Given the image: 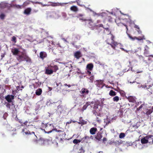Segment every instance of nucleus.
<instances>
[{
	"label": "nucleus",
	"mask_w": 153,
	"mask_h": 153,
	"mask_svg": "<svg viewBox=\"0 0 153 153\" xmlns=\"http://www.w3.org/2000/svg\"><path fill=\"white\" fill-rule=\"evenodd\" d=\"M16 59L20 62L23 61H26L27 62L31 63V59L27 54L26 53L22 52L21 54H19L16 57Z\"/></svg>",
	"instance_id": "obj_1"
},
{
	"label": "nucleus",
	"mask_w": 153,
	"mask_h": 153,
	"mask_svg": "<svg viewBox=\"0 0 153 153\" xmlns=\"http://www.w3.org/2000/svg\"><path fill=\"white\" fill-rule=\"evenodd\" d=\"M58 70L59 68L57 65H48V67L45 68V74L47 75H51L53 74V72H56Z\"/></svg>",
	"instance_id": "obj_2"
},
{
	"label": "nucleus",
	"mask_w": 153,
	"mask_h": 153,
	"mask_svg": "<svg viewBox=\"0 0 153 153\" xmlns=\"http://www.w3.org/2000/svg\"><path fill=\"white\" fill-rule=\"evenodd\" d=\"M111 37L110 39H108L106 40V42L110 45L111 47L114 50H115L116 47L118 45V43L114 41V36L111 34Z\"/></svg>",
	"instance_id": "obj_3"
},
{
	"label": "nucleus",
	"mask_w": 153,
	"mask_h": 153,
	"mask_svg": "<svg viewBox=\"0 0 153 153\" xmlns=\"http://www.w3.org/2000/svg\"><path fill=\"white\" fill-rule=\"evenodd\" d=\"M93 113L96 116H100V111L102 110V108L100 106H99V105L97 103L95 104L93 107Z\"/></svg>",
	"instance_id": "obj_4"
},
{
	"label": "nucleus",
	"mask_w": 153,
	"mask_h": 153,
	"mask_svg": "<svg viewBox=\"0 0 153 153\" xmlns=\"http://www.w3.org/2000/svg\"><path fill=\"white\" fill-rule=\"evenodd\" d=\"M21 132L24 135L28 136L31 134H33L35 136L34 132L32 131L30 132V131L26 128L24 127L22 128V129Z\"/></svg>",
	"instance_id": "obj_5"
},
{
	"label": "nucleus",
	"mask_w": 153,
	"mask_h": 153,
	"mask_svg": "<svg viewBox=\"0 0 153 153\" xmlns=\"http://www.w3.org/2000/svg\"><path fill=\"white\" fill-rule=\"evenodd\" d=\"M88 25V26L91 30H93L95 28V25H94L93 22L91 19H87L85 22V25Z\"/></svg>",
	"instance_id": "obj_6"
},
{
	"label": "nucleus",
	"mask_w": 153,
	"mask_h": 153,
	"mask_svg": "<svg viewBox=\"0 0 153 153\" xmlns=\"http://www.w3.org/2000/svg\"><path fill=\"white\" fill-rule=\"evenodd\" d=\"M128 35L129 38L133 41H134L135 39H137L138 41H140L143 40L145 39L144 36L142 34L141 35V36H139L138 37H136L135 36L133 37L131 36L128 34Z\"/></svg>",
	"instance_id": "obj_7"
},
{
	"label": "nucleus",
	"mask_w": 153,
	"mask_h": 153,
	"mask_svg": "<svg viewBox=\"0 0 153 153\" xmlns=\"http://www.w3.org/2000/svg\"><path fill=\"white\" fill-rule=\"evenodd\" d=\"M45 129L47 131V132L49 133L52 132L53 129H52V127L53 125L52 124H49L47 123L45 125Z\"/></svg>",
	"instance_id": "obj_8"
},
{
	"label": "nucleus",
	"mask_w": 153,
	"mask_h": 153,
	"mask_svg": "<svg viewBox=\"0 0 153 153\" xmlns=\"http://www.w3.org/2000/svg\"><path fill=\"white\" fill-rule=\"evenodd\" d=\"M153 85V82L152 81L149 80V81H148L145 84L143 85V87L144 88H146L147 89H148Z\"/></svg>",
	"instance_id": "obj_9"
},
{
	"label": "nucleus",
	"mask_w": 153,
	"mask_h": 153,
	"mask_svg": "<svg viewBox=\"0 0 153 153\" xmlns=\"http://www.w3.org/2000/svg\"><path fill=\"white\" fill-rule=\"evenodd\" d=\"M14 96L9 94L5 97V99L8 102H11L12 100L14 99Z\"/></svg>",
	"instance_id": "obj_10"
},
{
	"label": "nucleus",
	"mask_w": 153,
	"mask_h": 153,
	"mask_svg": "<svg viewBox=\"0 0 153 153\" xmlns=\"http://www.w3.org/2000/svg\"><path fill=\"white\" fill-rule=\"evenodd\" d=\"M126 98L127 99L128 101L130 102H132L133 103L136 102L135 98L132 96H128V97L126 96Z\"/></svg>",
	"instance_id": "obj_11"
},
{
	"label": "nucleus",
	"mask_w": 153,
	"mask_h": 153,
	"mask_svg": "<svg viewBox=\"0 0 153 153\" xmlns=\"http://www.w3.org/2000/svg\"><path fill=\"white\" fill-rule=\"evenodd\" d=\"M102 137V133L98 132L95 135V138L98 141H100Z\"/></svg>",
	"instance_id": "obj_12"
},
{
	"label": "nucleus",
	"mask_w": 153,
	"mask_h": 153,
	"mask_svg": "<svg viewBox=\"0 0 153 153\" xmlns=\"http://www.w3.org/2000/svg\"><path fill=\"white\" fill-rule=\"evenodd\" d=\"M150 138V137L149 136H146L142 138L141 140V142L142 144H146L148 143V140Z\"/></svg>",
	"instance_id": "obj_13"
},
{
	"label": "nucleus",
	"mask_w": 153,
	"mask_h": 153,
	"mask_svg": "<svg viewBox=\"0 0 153 153\" xmlns=\"http://www.w3.org/2000/svg\"><path fill=\"white\" fill-rule=\"evenodd\" d=\"M47 55L46 52L44 51H41L40 53L39 57L42 60L47 57Z\"/></svg>",
	"instance_id": "obj_14"
},
{
	"label": "nucleus",
	"mask_w": 153,
	"mask_h": 153,
	"mask_svg": "<svg viewBox=\"0 0 153 153\" xmlns=\"http://www.w3.org/2000/svg\"><path fill=\"white\" fill-rule=\"evenodd\" d=\"M82 56V54L80 51H76L74 54V56L77 59H79L80 57H81Z\"/></svg>",
	"instance_id": "obj_15"
},
{
	"label": "nucleus",
	"mask_w": 153,
	"mask_h": 153,
	"mask_svg": "<svg viewBox=\"0 0 153 153\" xmlns=\"http://www.w3.org/2000/svg\"><path fill=\"white\" fill-rule=\"evenodd\" d=\"M89 90L87 88H83L81 90L80 92L81 94H83V97H84L85 94H88L89 93Z\"/></svg>",
	"instance_id": "obj_16"
},
{
	"label": "nucleus",
	"mask_w": 153,
	"mask_h": 153,
	"mask_svg": "<svg viewBox=\"0 0 153 153\" xmlns=\"http://www.w3.org/2000/svg\"><path fill=\"white\" fill-rule=\"evenodd\" d=\"M92 102H87L85 104L83 105V107L81 109V111H83L85 110H86L87 107L89 105H90Z\"/></svg>",
	"instance_id": "obj_17"
},
{
	"label": "nucleus",
	"mask_w": 153,
	"mask_h": 153,
	"mask_svg": "<svg viewBox=\"0 0 153 153\" xmlns=\"http://www.w3.org/2000/svg\"><path fill=\"white\" fill-rule=\"evenodd\" d=\"M83 15L81 14H79L77 16V17L79 18V20L82 21V22H86L87 20L83 16Z\"/></svg>",
	"instance_id": "obj_18"
},
{
	"label": "nucleus",
	"mask_w": 153,
	"mask_h": 153,
	"mask_svg": "<svg viewBox=\"0 0 153 153\" xmlns=\"http://www.w3.org/2000/svg\"><path fill=\"white\" fill-rule=\"evenodd\" d=\"M91 138V137L87 136H85L84 137L82 138V140L83 141L85 142L86 143H88L89 141Z\"/></svg>",
	"instance_id": "obj_19"
},
{
	"label": "nucleus",
	"mask_w": 153,
	"mask_h": 153,
	"mask_svg": "<svg viewBox=\"0 0 153 153\" xmlns=\"http://www.w3.org/2000/svg\"><path fill=\"white\" fill-rule=\"evenodd\" d=\"M94 65L92 63H89L87 64L86 66V68L87 70L92 71Z\"/></svg>",
	"instance_id": "obj_20"
},
{
	"label": "nucleus",
	"mask_w": 153,
	"mask_h": 153,
	"mask_svg": "<svg viewBox=\"0 0 153 153\" xmlns=\"http://www.w3.org/2000/svg\"><path fill=\"white\" fill-rule=\"evenodd\" d=\"M19 51L18 49L17 48H15L12 51L13 54L14 55H19L18 53Z\"/></svg>",
	"instance_id": "obj_21"
},
{
	"label": "nucleus",
	"mask_w": 153,
	"mask_h": 153,
	"mask_svg": "<svg viewBox=\"0 0 153 153\" xmlns=\"http://www.w3.org/2000/svg\"><path fill=\"white\" fill-rule=\"evenodd\" d=\"M97 129L96 128L93 127L91 128L90 130V132L91 134L93 135L95 134Z\"/></svg>",
	"instance_id": "obj_22"
},
{
	"label": "nucleus",
	"mask_w": 153,
	"mask_h": 153,
	"mask_svg": "<svg viewBox=\"0 0 153 153\" xmlns=\"http://www.w3.org/2000/svg\"><path fill=\"white\" fill-rule=\"evenodd\" d=\"M78 123L79 124L83 125L86 124L87 122L83 120L82 117H80L79 118V122Z\"/></svg>",
	"instance_id": "obj_23"
},
{
	"label": "nucleus",
	"mask_w": 153,
	"mask_h": 153,
	"mask_svg": "<svg viewBox=\"0 0 153 153\" xmlns=\"http://www.w3.org/2000/svg\"><path fill=\"white\" fill-rule=\"evenodd\" d=\"M31 9L30 8H27L25 9L24 11V13L27 15H29L30 14Z\"/></svg>",
	"instance_id": "obj_24"
},
{
	"label": "nucleus",
	"mask_w": 153,
	"mask_h": 153,
	"mask_svg": "<svg viewBox=\"0 0 153 153\" xmlns=\"http://www.w3.org/2000/svg\"><path fill=\"white\" fill-rule=\"evenodd\" d=\"M70 9L71 10L75 12H76L78 10V8L75 6H71L70 8Z\"/></svg>",
	"instance_id": "obj_25"
},
{
	"label": "nucleus",
	"mask_w": 153,
	"mask_h": 153,
	"mask_svg": "<svg viewBox=\"0 0 153 153\" xmlns=\"http://www.w3.org/2000/svg\"><path fill=\"white\" fill-rule=\"evenodd\" d=\"M42 92V90L41 88H38L36 91V94L37 95H40Z\"/></svg>",
	"instance_id": "obj_26"
},
{
	"label": "nucleus",
	"mask_w": 153,
	"mask_h": 153,
	"mask_svg": "<svg viewBox=\"0 0 153 153\" xmlns=\"http://www.w3.org/2000/svg\"><path fill=\"white\" fill-rule=\"evenodd\" d=\"M147 111L146 112V114L147 115L149 116V115H150L151 114L153 111V107H152V108L150 109H147Z\"/></svg>",
	"instance_id": "obj_27"
},
{
	"label": "nucleus",
	"mask_w": 153,
	"mask_h": 153,
	"mask_svg": "<svg viewBox=\"0 0 153 153\" xmlns=\"http://www.w3.org/2000/svg\"><path fill=\"white\" fill-rule=\"evenodd\" d=\"M117 93L112 90L110 91L109 94L111 96H114L116 95Z\"/></svg>",
	"instance_id": "obj_28"
},
{
	"label": "nucleus",
	"mask_w": 153,
	"mask_h": 153,
	"mask_svg": "<svg viewBox=\"0 0 153 153\" xmlns=\"http://www.w3.org/2000/svg\"><path fill=\"white\" fill-rule=\"evenodd\" d=\"M102 82L101 80H97L96 85L97 86L99 87L100 85H102Z\"/></svg>",
	"instance_id": "obj_29"
},
{
	"label": "nucleus",
	"mask_w": 153,
	"mask_h": 153,
	"mask_svg": "<svg viewBox=\"0 0 153 153\" xmlns=\"http://www.w3.org/2000/svg\"><path fill=\"white\" fill-rule=\"evenodd\" d=\"M96 116V121L98 122L99 123H100L101 121V119L100 118L101 117L100 115V116H97V115Z\"/></svg>",
	"instance_id": "obj_30"
},
{
	"label": "nucleus",
	"mask_w": 153,
	"mask_h": 153,
	"mask_svg": "<svg viewBox=\"0 0 153 153\" xmlns=\"http://www.w3.org/2000/svg\"><path fill=\"white\" fill-rule=\"evenodd\" d=\"M134 27L137 29V30L139 34H140L142 33V31L140 30V28L138 25H135L134 26Z\"/></svg>",
	"instance_id": "obj_31"
},
{
	"label": "nucleus",
	"mask_w": 153,
	"mask_h": 153,
	"mask_svg": "<svg viewBox=\"0 0 153 153\" xmlns=\"http://www.w3.org/2000/svg\"><path fill=\"white\" fill-rule=\"evenodd\" d=\"M147 136H149L150 137V138L149 137V139H148L149 140H148V143H153V142H152V140L153 139L152 137H153V136L150 135H148Z\"/></svg>",
	"instance_id": "obj_32"
},
{
	"label": "nucleus",
	"mask_w": 153,
	"mask_h": 153,
	"mask_svg": "<svg viewBox=\"0 0 153 153\" xmlns=\"http://www.w3.org/2000/svg\"><path fill=\"white\" fill-rule=\"evenodd\" d=\"M119 98L118 96H116L114 97L113 98V100L114 102H117L119 100Z\"/></svg>",
	"instance_id": "obj_33"
},
{
	"label": "nucleus",
	"mask_w": 153,
	"mask_h": 153,
	"mask_svg": "<svg viewBox=\"0 0 153 153\" xmlns=\"http://www.w3.org/2000/svg\"><path fill=\"white\" fill-rule=\"evenodd\" d=\"M118 26H125L126 27V31H128V28L127 26V25H126L124 24L123 23H119L118 24Z\"/></svg>",
	"instance_id": "obj_34"
},
{
	"label": "nucleus",
	"mask_w": 153,
	"mask_h": 153,
	"mask_svg": "<svg viewBox=\"0 0 153 153\" xmlns=\"http://www.w3.org/2000/svg\"><path fill=\"white\" fill-rule=\"evenodd\" d=\"M53 130H55V131L56 132H59V134L61 135V134L63 135V131H62L61 130H58L56 128H55L54 129H53Z\"/></svg>",
	"instance_id": "obj_35"
},
{
	"label": "nucleus",
	"mask_w": 153,
	"mask_h": 153,
	"mask_svg": "<svg viewBox=\"0 0 153 153\" xmlns=\"http://www.w3.org/2000/svg\"><path fill=\"white\" fill-rule=\"evenodd\" d=\"M80 140H79L75 139L73 140V142L74 143L76 144L79 143H80Z\"/></svg>",
	"instance_id": "obj_36"
},
{
	"label": "nucleus",
	"mask_w": 153,
	"mask_h": 153,
	"mask_svg": "<svg viewBox=\"0 0 153 153\" xmlns=\"http://www.w3.org/2000/svg\"><path fill=\"white\" fill-rule=\"evenodd\" d=\"M94 75H92L89 78L90 80V82L91 83L93 82L94 80Z\"/></svg>",
	"instance_id": "obj_37"
},
{
	"label": "nucleus",
	"mask_w": 153,
	"mask_h": 153,
	"mask_svg": "<svg viewBox=\"0 0 153 153\" xmlns=\"http://www.w3.org/2000/svg\"><path fill=\"white\" fill-rule=\"evenodd\" d=\"M125 136V134L124 133H121L119 135V138H124Z\"/></svg>",
	"instance_id": "obj_38"
},
{
	"label": "nucleus",
	"mask_w": 153,
	"mask_h": 153,
	"mask_svg": "<svg viewBox=\"0 0 153 153\" xmlns=\"http://www.w3.org/2000/svg\"><path fill=\"white\" fill-rule=\"evenodd\" d=\"M95 29H97L98 28L100 27H102L103 28H105L103 27V25L102 24H100L97 25H95Z\"/></svg>",
	"instance_id": "obj_39"
},
{
	"label": "nucleus",
	"mask_w": 153,
	"mask_h": 153,
	"mask_svg": "<svg viewBox=\"0 0 153 153\" xmlns=\"http://www.w3.org/2000/svg\"><path fill=\"white\" fill-rule=\"evenodd\" d=\"M28 121L26 120L24 122H23V123L22 124V126H26V127H27V124L28 123Z\"/></svg>",
	"instance_id": "obj_40"
},
{
	"label": "nucleus",
	"mask_w": 153,
	"mask_h": 153,
	"mask_svg": "<svg viewBox=\"0 0 153 153\" xmlns=\"http://www.w3.org/2000/svg\"><path fill=\"white\" fill-rule=\"evenodd\" d=\"M145 106V104L144 103H143L142 104H141L138 108H137V111H139L141 109H142L143 106Z\"/></svg>",
	"instance_id": "obj_41"
},
{
	"label": "nucleus",
	"mask_w": 153,
	"mask_h": 153,
	"mask_svg": "<svg viewBox=\"0 0 153 153\" xmlns=\"http://www.w3.org/2000/svg\"><path fill=\"white\" fill-rule=\"evenodd\" d=\"M11 41L14 42L15 43L16 42V38L15 36H13L12 38Z\"/></svg>",
	"instance_id": "obj_42"
},
{
	"label": "nucleus",
	"mask_w": 153,
	"mask_h": 153,
	"mask_svg": "<svg viewBox=\"0 0 153 153\" xmlns=\"http://www.w3.org/2000/svg\"><path fill=\"white\" fill-rule=\"evenodd\" d=\"M14 7L17 8L18 9H20L21 8V7L22 5H19L17 4H15L14 5Z\"/></svg>",
	"instance_id": "obj_43"
},
{
	"label": "nucleus",
	"mask_w": 153,
	"mask_h": 153,
	"mask_svg": "<svg viewBox=\"0 0 153 153\" xmlns=\"http://www.w3.org/2000/svg\"><path fill=\"white\" fill-rule=\"evenodd\" d=\"M5 17V15L3 14L2 13L0 15V18L1 19H3Z\"/></svg>",
	"instance_id": "obj_44"
},
{
	"label": "nucleus",
	"mask_w": 153,
	"mask_h": 153,
	"mask_svg": "<svg viewBox=\"0 0 153 153\" xmlns=\"http://www.w3.org/2000/svg\"><path fill=\"white\" fill-rule=\"evenodd\" d=\"M33 122H28V124H27V127H29V126H33Z\"/></svg>",
	"instance_id": "obj_45"
},
{
	"label": "nucleus",
	"mask_w": 153,
	"mask_h": 153,
	"mask_svg": "<svg viewBox=\"0 0 153 153\" xmlns=\"http://www.w3.org/2000/svg\"><path fill=\"white\" fill-rule=\"evenodd\" d=\"M75 2H76L77 3V4L78 5L81 6V4H80V1L79 0H76L75 1H74V3H75Z\"/></svg>",
	"instance_id": "obj_46"
},
{
	"label": "nucleus",
	"mask_w": 153,
	"mask_h": 153,
	"mask_svg": "<svg viewBox=\"0 0 153 153\" xmlns=\"http://www.w3.org/2000/svg\"><path fill=\"white\" fill-rule=\"evenodd\" d=\"M79 151L80 152H79L78 153H83L85 151L83 149L82 147H81V148L79 149Z\"/></svg>",
	"instance_id": "obj_47"
},
{
	"label": "nucleus",
	"mask_w": 153,
	"mask_h": 153,
	"mask_svg": "<svg viewBox=\"0 0 153 153\" xmlns=\"http://www.w3.org/2000/svg\"><path fill=\"white\" fill-rule=\"evenodd\" d=\"M144 54L146 56H148V52L147 51H144Z\"/></svg>",
	"instance_id": "obj_48"
},
{
	"label": "nucleus",
	"mask_w": 153,
	"mask_h": 153,
	"mask_svg": "<svg viewBox=\"0 0 153 153\" xmlns=\"http://www.w3.org/2000/svg\"><path fill=\"white\" fill-rule=\"evenodd\" d=\"M91 71H90L89 70H87V72H86V74H88L89 76H90L91 74Z\"/></svg>",
	"instance_id": "obj_49"
},
{
	"label": "nucleus",
	"mask_w": 153,
	"mask_h": 153,
	"mask_svg": "<svg viewBox=\"0 0 153 153\" xmlns=\"http://www.w3.org/2000/svg\"><path fill=\"white\" fill-rule=\"evenodd\" d=\"M18 122L21 124V126H22V124L23 123V122L22 121V120L21 119H19Z\"/></svg>",
	"instance_id": "obj_50"
},
{
	"label": "nucleus",
	"mask_w": 153,
	"mask_h": 153,
	"mask_svg": "<svg viewBox=\"0 0 153 153\" xmlns=\"http://www.w3.org/2000/svg\"><path fill=\"white\" fill-rule=\"evenodd\" d=\"M105 29L106 30V31H108V33H111V32L109 28H105Z\"/></svg>",
	"instance_id": "obj_51"
},
{
	"label": "nucleus",
	"mask_w": 153,
	"mask_h": 153,
	"mask_svg": "<svg viewBox=\"0 0 153 153\" xmlns=\"http://www.w3.org/2000/svg\"><path fill=\"white\" fill-rule=\"evenodd\" d=\"M102 140L103 141V142L105 143V142L107 141V139L106 138H105V137H103V139H102Z\"/></svg>",
	"instance_id": "obj_52"
},
{
	"label": "nucleus",
	"mask_w": 153,
	"mask_h": 153,
	"mask_svg": "<svg viewBox=\"0 0 153 153\" xmlns=\"http://www.w3.org/2000/svg\"><path fill=\"white\" fill-rule=\"evenodd\" d=\"M6 106H7V107L8 108H10V104L8 103H7Z\"/></svg>",
	"instance_id": "obj_53"
},
{
	"label": "nucleus",
	"mask_w": 153,
	"mask_h": 153,
	"mask_svg": "<svg viewBox=\"0 0 153 153\" xmlns=\"http://www.w3.org/2000/svg\"><path fill=\"white\" fill-rule=\"evenodd\" d=\"M139 59H143V57L141 56H139Z\"/></svg>",
	"instance_id": "obj_54"
},
{
	"label": "nucleus",
	"mask_w": 153,
	"mask_h": 153,
	"mask_svg": "<svg viewBox=\"0 0 153 153\" xmlns=\"http://www.w3.org/2000/svg\"><path fill=\"white\" fill-rule=\"evenodd\" d=\"M72 120H71V121H69V122H67V123H66V124H69L71 123H72Z\"/></svg>",
	"instance_id": "obj_55"
},
{
	"label": "nucleus",
	"mask_w": 153,
	"mask_h": 153,
	"mask_svg": "<svg viewBox=\"0 0 153 153\" xmlns=\"http://www.w3.org/2000/svg\"><path fill=\"white\" fill-rule=\"evenodd\" d=\"M100 22H101V21L100 20H97V23H100Z\"/></svg>",
	"instance_id": "obj_56"
},
{
	"label": "nucleus",
	"mask_w": 153,
	"mask_h": 153,
	"mask_svg": "<svg viewBox=\"0 0 153 153\" xmlns=\"http://www.w3.org/2000/svg\"><path fill=\"white\" fill-rule=\"evenodd\" d=\"M149 57H153V55H149Z\"/></svg>",
	"instance_id": "obj_57"
},
{
	"label": "nucleus",
	"mask_w": 153,
	"mask_h": 153,
	"mask_svg": "<svg viewBox=\"0 0 153 153\" xmlns=\"http://www.w3.org/2000/svg\"><path fill=\"white\" fill-rule=\"evenodd\" d=\"M1 57L2 58L3 57H4V55H3V54H2V55H1Z\"/></svg>",
	"instance_id": "obj_58"
},
{
	"label": "nucleus",
	"mask_w": 153,
	"mask_h": 153,
	"mask_svg": "<svg viewBox=\"0 0 153 153\" xmlns=\"http://www.w3.org/2000/svg\"><path fill=\"white\" fill-rule=\"evenodd\" d=\"M135 82V81H133L132 82H130V83H134Z\"/></svg>",
	"instance_id": "obj_59"
},
{
	"label": "nucleus",
	"mask_w": 153,
	"mask_h": 153,
	"mask_svg": "<svg viewBox=\"0 0 153 153\" xmlns=\"http://www.w3.org/2000/svg\"><path fill=\"white\" fill-rule=\"evenodd\" d=\"M67 86L68 87H70L71 86V85H67Z\"/></svg>",
	"instance_id": "obj_60"
},
{
	"label": "nucleus",
	"mask_w": 153,
	"mask_h": 153,
	"mask_svg": "<svg viewBox=\"0 0 153 153\" xmlns=\"http://www.w3.org/2000/svg\"><path fill=\"white\" fill-rule=\"evenodd\" d=\"M72 122L74 123H76V121H72Z\"/></svg>",
	"instance_id": "obj_61"
},
{
	"label": "nucleus",
	"mask_w": 153,
	"mask_h": 153,
	"mask_svg": "<svg viewBox=\"0 0 153 153\" xmlns=\"http://www.w3.org/2000/svg\"><path fill=\"white\" fill-rule=\"evenodd\" d=\"M121 49H122V50H123V51H126V52H127L126 51H125V50H124V49L123 48H121Z\"/></svg>",
	"instance_id": "obj_62"
},
{
	"label": "nucleus",
	"mask_w": 153,
	"mask_h": 153,
	"mask_svg": "<svg viewBox=\"0 0 153 153\" xmlns=\"http://www.w3.org/2000/svg\"><path fill=\"white\" fill-rule=\"evenodd\" d=\"M64 85H65V86H67V84H64Z\"/></svg>",
	"instance_id": "obj_63"
},
{
	"label": "nucleus",
	"mask_w": 153,
	"mask_h": 153,
	"mask_svg": "<svg viewBox=\"0 0 153 153\" xmlns=\"http://www.w3.org/2000/svg\"><path fill=\"white\" fill-rule=\"evenodd\" d=\"M21 88H24V87H23V86H22Z\"/></svg>",
	"instance_id": "obj_64"
}]
</instances>
